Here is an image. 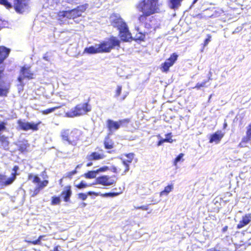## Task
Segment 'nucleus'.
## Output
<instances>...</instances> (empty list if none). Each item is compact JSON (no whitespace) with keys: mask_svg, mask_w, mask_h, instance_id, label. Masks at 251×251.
<instances>
[{"mask_svg":"<svg viewBox=\"0 0 251 251\" xmlns=\"http://www.w3.org/2000/svg\"><path fill=\"white\" fill-rule=\"evenodd\" d=\"M84 51L89 54L101 53L99 44L97 48L93 46L85 48Z\"/></svg>","mask_w":251,"mask_h":251,"instance_id":"27","label":"nucleus"},{"mask_svg":"<svg viewBox=\"0 0 251 251\" xmlns=\"http://www.w3.org/2000/svg\"><path fill=\"white\" fill-rule=\"evenodd\" d=\"M93 165V163H92V161H89L87 164H86V166L87 167H89V166H91Z\"/></svg>","mask_w":251,"mask_h":251,"instance_id":"48","label":"nucleus"},{"mask_svg":"<svg viewBox=\"0 0 251 251\" xmlns=\"http://www.w3.org/2000/svg\"><path fill=\"white\" fill-rule=\"evenodd\" d=\"M10 50L4 46H0V64L3 63L4 60L8 56ZM4 68L0 66V96L6 97L9 92L10 85H4V81L3 80Z\"/></svg>","mask_w":251,"mask_h":251,"instance_id":"2","label":"nucleus"},{"mask_svg":"<svg viewBox=\"0 0 251 251\" xmlns=\"http://www.w3.org/2000/svg\"><path fill=\"white\" fill-rule=\"evenodd\" d=\"M78 197L81 200L85 201L87 198V195L83 193H80L78 194Z\"/></svg>","mask_w":251,"mask_h":251,"instance_id":"44","label":"nucleus"},{"mask_svg":"<svg viewBox=\"0 0 251 251\" xmlns=\"http://www.w3.org/2000/svg\"><path fill=\"white\" fill-rule=\"evenodd\" d=\"M246 133V136L242 138L239 144V146L241 148H245L247 147V144L251 143V123L247 127Z\"/></svg>","mask_w":251,"mask_h":251,"instance_id":"17","label":"nucleus"},{"mask_svg":"<svg viewBox=\"0 0 251 251\" xmlns=\"http://www.w3.org/2000/svg\"><path fill=\"white\" fill-rule=\"evenodd\" d=\"M147 34L146 31L145 32H138L135 35V40L144 41L146 38V35Z\"/></svg>","mask_w":251,"mask_h":251,"instance_id":"31","label":"nucleus"},{"mask_svg":"<svg viewBox=\"0 0 251 251\" xmlns=\"http://www.w3.org/2000/svg\"><path fill=\"white\" fill-rule=\"evenodd\" d=\"M89 185L85 183L83 181H81L79 183L76 184L75 187L78 189H83L88 187Z\"/></svg>","mask_w":251,"mask_h":251,"instance_id":"40","label":"nucleus"},{"mask_svg":"<svg viewBox=\"0 0 251 251\" xmlns=\"http://www.w3.org/2000/svg\"><path fill=\"white\" fill-rule=\"evenodd\" d=\"M118 30H119V36L122 41L127 42L132 40L131 33L130 32L126 24L119 28Z\"/></svg>","mask_w":251,"mask_h":251,"instance_id":"13","label":"nucleus"},{"mask_svg":"<svg viewBox=\"0 0 251 251\" xmlns=\"http://www.w3.org/2000/svg\"><path fill=\"white\" fill-rule=\"evenodd\" d=\"M125 156H126L127 159L122 161V165L124 167V172H127L129 170V164L132 162L135 154L134 153L131 152L125 154Z\"/></svg>","mask_w":251,"mask_h":251,"instance_id":"20","label":"nucleus"},{"mask_svg":"<svg viewBox=\"0 0 251 251\" xmlns=\"http://www.w3.org/2000/svg\"><path fill=\"white\" fill-rule=\"evenodd\" d=\"M44 237V235H40L38 237V239L34 241H31V240H25V241L28 244H32V245H41V239Z\"/></svg>","mask_w":251,"mask_h":251,"instance_id":"33","label":"nucleus"},{"mask_svg":"<svg viewBox=\"0 0 251 251\" xmlns=\"http://www.w3.org/2000/svg\"><path fill=\"white\" fill-rule=\"evenodd\" d=\"M161 5L159 0H140L135 5L137 11L142 13L137 17L138 23L145 28L147 34L154 33L159 27L153 15L160 12Z\"/></svg>","mask_w":251,"mask_h":251,"instance_id":"1","label":"nucleus"},{"mask_svg":"<svg viewBox=\"0 0 251 251\" xmlns=\"http://www.w3.org/2000/svg\"><path fill=\"white\" fill-rule=\"evenodd\" d=\"M18 124L20 128L23 130L27 131L31 129L33 131H37L38 130V125L41 124V122L37 124L25 123L21 121H18Z\"/></svg>","mask_w":251,"mask_h":251,"instance_id":"16","label":"nucleus"},{"mask_svg":"<svg viewBox=\"0 0 251 251\" xmlns=\"http://www.w3.org/2000/svg\"><path fill=\"white\" fill-rule=\"evenodd\" d=\"M88 7L87 3L79 5L76 7L68 10L60 11L57 13L58 19L62 21L64 18L68 20H75L82 16Z\"/></svg>","mask_w":251,"mask_h":251,"instance_id":"3","label":"nucleus"},{"mask_svg":"<svg viewBox=\"0 0 251 251\" xmlns=\"http://www.w3.org/2000/svg\"><path fill=\"white\" fill-rule=\"evenodd\" d=\"M207 80H204L202 81L201 83H198L193 88H195L199 90L200 89L201 87H206V83H207Z\"/></svg>","mask_w":251,"mask_h":251,"instance_id":"38","label":"nucleus"},{"mask_svg":"<svg viewBox=\"0 0 251 251\" xmlns=\"http://www.w3.org/2000/svg\"><path fill=\"white\" fill-rule=\"evenodd\" d=\"M90 101V98H89L86 102L76 104L72 109L67 113V115L68 117H74L86 114L92 109L91 106L89 104Z\"/></svg>","mask_w":251,"mask_h":251,"instance_id":"7","label":"nucleus"},{"mask_svg":"<svg viewBox=\"0 0 251 251\" xmlns=\"http://www.w3.org/2000/svg\"><path fill=\"white\" fill-rule=\"evenodd\" d=\"M198 0H193L192 4H195Z\"/></svg>","mask_w":251,"mask_h":251,"instance_id":"52","label":"nucleus"},{"mask_svg":"<svg viewBox=\"0 0 251 251\" xmlns=\"http://www.w3.org/2000/svg\"><path fill=\"white\" fill-rule=\"evenodd\" d=\"M166 138H169V136H166Z\"/></svg>","mask_w":251,"mask_h":251,"instance_id":"58","label":"nucleus"},{"mask_svg":"<svg viewBox=\"0 0 251 251\" xmlns=\"http://www.w3.org/2000/svg\"><path fill=\"white\" fill-rule=\"evenodd\" d=\"M122 193H123V189L121 190L118 192H108V193H103V194L100 193V194H99L96 193L94 192L89 191L87 194L89 195H94L95 196H100L101 197H116V196L119 195L120 194H122Z\"/></svg>","mask_w":251,"mask_h":251,"instance_id":"23","label":"nucleus"},{"mask_svg":"<svg viewBox=\"0 0 251 251\" xmlns=\"http://www.w3.org/2000/svg\"><path fill=\"white\" fill-rule=\"evenodd\" d=\"M125 98V97H124L123 98H122V100H124Z\"/></svg>","mask_w":251,"mask_h":251,"instance_id":"57","label":"nucleus"},{"mask_svg":"<svg viewBox=\"0 0 251 251\" xmlns=\"http://www.w3.org/2000/svg\"><path fill=\"white\" fill-rule=\"evenodd\" d=\"M81 165H82V164H78V165H77L75 167V169H76V170H77V168H80V167H81Z\"/></svg>","mask_w":251,"mask_h":251,"instance_id":"51","label":"nucleus"},{"mask_svg":"<svg viewBox=\"0 0 251 251\" xmlns=\"http://www.w3.org/2000/svg\"><path fill=\"white\" fill-rule=\"evenodd\" d=\"M174 188L173 184H169L164 188V189L161 191L159 193V196L162 197L163 196H167L168 194L172 191Z\"/></svg>","mask_w":251,"mask_h":251,"instance_id":"28","label":"nucleus"},{"mask_svg":"<svg viewBox=\"0 0 251 251\" xmlns=\"http://www.w3.org/2000/svg\"><path fill=\"white\" fill-rule=\"evenodd\" d=\"M80 132L76 128L63 129L60 133L62 140L69 144L75 145L79 140Z\"/></svg>","mask_w":251,"mask_h":251,"instance_id":"5","label":"nucleus"},{"mask_svg":"<svg viewBox=\"0 0 251 251\" xmlns=\"http://www.w3.org/2000/svg\"><path fill=\"white\" fill-rule=\"evenodd\" d=\"M61 107V106H55L53 107H51L47 109H45L43 110H42L41 111V113L44 115H47L50 113H51L53 111H54L56 109H58Z\"/></svg>","mask_w":251,"mask_h":251,"instance_id":"35","label":"nucleus"},{"mask_svg":"<svg viewBox=\"0 0 251 251\" xmlns=\"http://www.w3.org/2000/svg\"><path fill=\"white\" fill-rule=\"evenodd\" d=\"M101 53L110 52L113 49H119L121 46V41L116 36H111L106 40L99 44Z\"/></svg>","mask_w":251,"mask_h":251,"instance_id":"6","label":"nucleus"},{"mask_svg":"<svg viewBox=\"0 0 251 251\" xmlns=\"http://www.w3.org/2000/svg\"><path fill=\"white\" fill-rule=\"evenodd\" d=\"M227 126V123L226 122H225L224 125H223V128L224 129H225Z\"/></svg>","mask_w":251,"mask_h":251,"instance_id":"50","label":"nucleus"},{"mask_svg":"<svg viewBox=\"0 0 251 251\" xmlns=\"http://www.w3.org/2000/svg\"><path fill=\"white\" fill-rule=\"evenodd\" d=\"M20 73V75L18 77V80L19 82H22L25 78L32 79L34 78V74L30 71V67L29 66H24L22 67Z\"/></svg>","mask_w":251,"mask_h":251,"instance_id":"14","label":"nucleus"},{"mask_svg":"<svg viewBox=\"0 0 251 251\" xmlns=\"http://www.w3.org/2000/svg\"><path fill=\"white\" fill-rule=\"evenodd\" d=\"M198 0H193L192 4H195Z\"/></svg>","mask_w":251,"mask_h":251,"instance_id":"54","label":"nucleus"},{"mask_svg":"<svg viewBox=\"0 0 251 251\" xmlns=\"http://www.w3.org/2000/svg\"><path fill=\"white\" fill-rule=\"evenodd\" d=\"M196 17L199 19H202V18H206V16H203L201 14H198V15H196Z\"/></svg>","mask_w":251,"mask_h":251,"instance_id":"46","label":"nucleus"},{"mask_svg":"<svg viewBox=\"0 0 251 251\" xmlns=\"http://www.w3.org/2000/svg\"><path fill=\"white\" fill-rule=\"evenodd\" d=\"M61 202V199L59 196H54L51 198L50 204L52 205H59Z\"/></svg>","mask_w":251,"mask_h":251,"instance_id":"34","label":"nucleus"},{"mask_svg":"<svg viewBox=\"0 0 251 251\" xmlns=\"http://www.w3.org/2000/svg\"><path fill=\"white\" fill-rule=\"evenodd\" d=\"M58 247H59L58 246L54 247V248H53V251H58Z\"/></svg>","mask_w":251,"mask_h":251,"instance_id":"49","label":"nucleus"},{"mask_svg":"<svg viewBox=\"0 0 251 251\" xmlns=\"http://www.w3.org/2000/svg\"><path fill=\"white\" fill-rule=\"evenodd\" d=\"M198 0H193L192 4H195Z\"/></svg>","mask_w":251,"mask_h":251,"instance_id":"55","label":"nucleus"},{"mask_svg":"<svg viewBox=\"0 0 251 251\" xmlns=\"http://www.w3.org/2000/svg\"><path fill=\"white\" fill-rule=\"evenodd\" d=\"M122 86H121V85L117 86L116 89L115 90V97H118L121 95V92H122Z\"/></svg>","mask_w":251,"mask_h":251,"instance_id":"41","label":"nucleus"},{"mask_svg":"<svg viewBox=\"0 0 251 251\" xmlns=\"http://www.w3.org/2000/svg\"><path fill=\"white\" fill-rule=\"evenodd\" d=\"M72 195V187L71 185H67L60 194L64 201L68 202H70V198Z\"/></svg>","mask_w":251,"mask_h":251,"instance_id":"19","label":"nucleus"},{"mask_svg":"<svg viewBox=\"0 0 251 251\" xmlns=\"http://www.w3.org/2000/svg\"><path fill=\"white\" fill-rule=\"evenodd\" d=\"M135 209H142L143 210H147L149 207L147 205H142L140 206L135 207Z\"/></svg>","mask_w":251,"mask_h":251,"instance_id":"45","label":"nucleus"},{"mask_svg":"<svg viewBox=\"0 0 251 251\" xmlns=\"http://www.w3.org/2000/svg\"><path fill=\"white\" fill-rule=\"evenodd\" d=\"M184 0H168V5L171 9L176 10L181 5Z\"/></svg>","mask_w":251,"mask_h":251,"instance_id":"26","label":"nucleus"},{"mask_svg":"<svg viewBox=\"0 0 251 251\" xmlns=\"http://www.w3.org/2000/svg\"><path fill=\"white\" fill-rule=\"evenodd\" d=\"M225 133L221 130H219L214 133L211 134L209 138V143L218 144L224 137Z\"/></svg>","mask_w":251,"mask_h":251,"instance_id":"18","label":"nucleus"},{"mask_svg":"<svg viewBox=\"0 0 251 251\" xmlns=\"http://www.w3.org/2000/svg\"><path fill=\"white\" fill-rule=\"evenodd\" d=\"M31 178H32V183L37 184L31 194V197H34L39 193L40 191L48 186L49 183V181L47 179L41 181L40 178L37 175H33L32 174H28V179L29 180Z\"/></svg>","mask_w":251,"mask_h":251,"instance_id":"8","label":"nucleus"},{"mask_svg":"<svg viewBox=\"0 0 251 251\" xmlns=\"http://www.w3.org/2000/svg\"><path fill=\"white\" fill-rule=\"evenodd\" d=\"M17 146L18 148V151L24 153L28 151V149L29 148L30 145L28 143L27 140L24 139L19 141Z\"/></svg>","mask_w":251,"mask_h":251,"instance_id":"24","label":"nucleus"},{"mask_svg":"<svg viewBox=\"0 0 251 251\" xmlns=\"http://www.w3.org/2000/svg\"><path fill=\"white\" fill-rule=\"evenodd\" d=\"M19 169L18 166H14L12 169L14 172L11 174V176L9 178H6L5 175L0 174V185L2 186H6L12 184L15 180L16 176L18 175L17 172Z\"/></svg>","mask_w":251,"mask_h":251,"instance_id":"11","label":"nucleus"},{"mask_svg":"<svg viewBox=\"0 0 251 251\" xmlns=\"http://www.w3.org/2000/svg\"><path fill=\"white\" fill-rule=\"evenodd\" d=\"M117 179L116 176L103 175L96 178L95 184L106 186H111L115 184Z\"/></svg>","mask_w":251,"mask_h":251,"instance_id":"10","label":"nucleus"},{"mask_svg":"<svg viewBox=\"0 0 251 251\" xmlns=\"http://www.w3.org/2000/svg\"><path fill=\"white\" fill-rule=\"evenodd\" d=\"M97 175V172L95 171H89L88 172L85 173L83 176L89 179L94 178L96 177Z\"/></svg>","mask_w":251,"mask_h":251,"instance_id":"32","label":"nucleus"},{"mask_svg":"<svg viewBox=\"0 0 251 251\" xmlns=\"http://www.w3.org/2000/svg\"><path fill=\"white\" fill-rule=\"evenodd\" d=\"M105 157V155L103 153H100L96 151L91 152L87 155L86 158L88 161H92L93 160H99L102 159Z\"/></svg>","mask_w":251,"mask_h":251,"instance_id":"22","label":"nucleus"},{"mask_svg":"<svg viewBox=\"0 0 251 251\" xmlns=\"http://www.w3.org/2000/svg\"><path fill=\"white\" fill-rule=\"evenodd\" d=\"M251 222V213L245 215L237 225V228L240 229L248 225Z\"/></svg>","mask_w":251,"mask_h":251,"instance_id":"21","label":"nucleus"},{"mask_svg":"<svg viewBox=\"0 0 251 251\" xmlns=\"http://www.w3.org/2000/svg\"><path fill=\"white\" fill-rule=\"evenodd\" d=\"M183 156H184L183 153H179L174 159V160L173 161L174 165L176 166L177 165L178 162L180 161L182 159Z\"/></svg>","mask_w":251,"mask_h":251,"instance_id":"39","label":"nucleus"},{"mask_svg":"<svg viewBox=\"0 0 251 251\" xmlns=\"http://www.w3.org/2000/svg\"><path fill=\"white\" fill-rule=\"evenodd\" d=\"M110 21L111 25L117 29L126 24L121 16L116 14H113L110 16Z\"/></svg>","mask_w":251,"mask_h":251,"instance_id":"15","label":"nucleus"},{"mask_svg":"<svg viewBox=\"0 0 251 251\" xmlns=\"http://www.w3.org/2000/svg\"><path fill=\"white\" fill-rule=\"evenodd\" d=\"M178 55L176 53H173L164 63L161 65L160 69L162 72L167 73L171 67L173 66L177 60Z\"/></svg>","mask_w":251,"mask_h":251,"instance_id":"12","label":"nucleus"},{"mask_svg":"<svg viewBox=\"0 0 251 251\" xmlns=\"http://www.w3.org/2000/svg\"><path fill=\"white\" fill-rule=\"evenodd\" d=\"M130 122V120L128 118L121 119L118 121L108 119L106 120V125L108 131L112 132L113 131L118 130L121 126H126Z\"/></svg>","mask_w":251,"mask_h":251,"instance_id":"9","label":"nucleus"},{"mask_svg":"<svg viewBox=\"0 0 251 251\" xmlns=\"http://www.w3.org/2000/svg\"><path fill=\"white\" fill-rule=\"evenodd\" d=\"M0 4L8 9L13 8L17 13L23 14L28 8V0H13V2L0 0Z\"/></svg>","mask_w":251,"mask_h":251,"instance_id":"4","label":"nucleus"},{"mask_svg":"<svg viewBox=\"0 0 251 251\" xmlns=\"http://www.w3.org/2000/svg\"><path fill=\"white\" fill-rule=\"evenodd\" d=\"M46 178H48V176L47 175H46Z\"/></svg>","mask_w":251,"mask_h":251,"instance_id":"56","label":"nucleus"},{"mask_svg":"<svg viewBox=\"0 0 251 251\" xmlns=\"http://www.w3.org/2000/svg\"><path fill=\"white\" fill-rule=\"evenodd\" d=\"M227 228H228V226H225V227H223V228L222 229V231L226 232L227 230Z\"/></svg>","mask_w":251,"mask_h":251,"instance_id":"47","label":"nucleus"},{"mask_svg":"<svg viewBox=\"0 0 251 251\" xmlns=\"http://www.w3.org/2000/svg\"><path fill=\"white\" fill-rule=\"evenodd\" d=\"M122 165L118 166H112L111 168V170L113 173H122V175H125L126 172H124V168L123 169L121 167Z\"/></svg>","mask_w":251,"mask_h":251,"instance_id":"30","label":"nucleus"},{"mask_svg":"<svg viewBox=\"0 0 251 251\" xmlns=\"http://www.w3.org/2000/svg\"><path fill=\"white\" fill-rule=\"evenodd\" d=\"M166 136H169V138H165L160 140L157 143V146H160L164 142L172 143L173 140L172 139V133H168L166 134Z\"/></svg>","mask_w":251,"mask_h":251,"instance_id":"29","label":"nucleus"},{"mask_svg":"<svg viewBox=\"0 0 251 251\" xmlns=\"http://www.w3.org/2000/svg\"><path fill=\"white\" fill-rule=\"evenodd\" d=\"M109 170V169L108 166H102V167L99 168L98 169L96 170V171L97 172V173L98 174L99 172H106Z\"/></svg>","mask_w":251,"mask_h":251,"instance_id":"42","label":"nucleus"},{"mask_svg":"<svg viewBox=\"0 0 251 251\" xmlns=\"http://www.w3.org/2000/svg\"><path fill=\"white\" fill-rule=\"evenodd\" d=\"M77 173V171L76 170V169H74V170H73L72 171L67 173L64 177L65 178L72 179L73 176H74Z\"/></svg>","mask_w":251,"mask_h":251,"instance_id":"37","label":"nucleus"},{"mask_svg":"<svg viewBox=\"0 0 251 251\" xmlns=\"http://www.w3.org/2000/svg\"><path fill=\"white\" fill-rule=\"evenodd\" d=\"M198 0H193L192 4H195Z\"/></svg>","mask_w":251,"mask_h":251,"instance_id":"53","label":"nucleus"},{"mask_svg":"<svg viewBox=\"0 0 251 251\" xmlns=\"http://www.w3.org/2000/svg\"><path fill=\"white\" fill-rule=\"evenodd\" d=\"M0 143L2 144L8 145L9 144L8 137L0 134Z\"/></svg>","mask_w":251,"mask_h":251,"instance_id":"36","label":"nucleus"},{"mask_svg":"<svg viewBox=\"0 0 251 251\" xmlns=\"http://www.w3.org/2000/svg\"><path fill=\"white\" fill-rule=\"evenodd\" d=\"M206 38L204 40V43H203V47H205L208 45L209 42L210 41L211 39V35L210 34H207L206 36Z\"/></svg>","mask_w":251,"mask_h":251,"instance_id":"43","label":"nucleus"},{"mask_svg":"<svg viewBox=\"0 0 251 251\" xmlns=\"http://www.w3.org/2000/svg\"><path fill=\"white\" fill-rule=\"evenodd\" d=\"M103 145L106 150H111L114 148V142L108 135L104 138Z\"/></svg>","mask_w":251,"mask_h":251,"instance_id":"25","label":"nucleus"}]
</instances>
